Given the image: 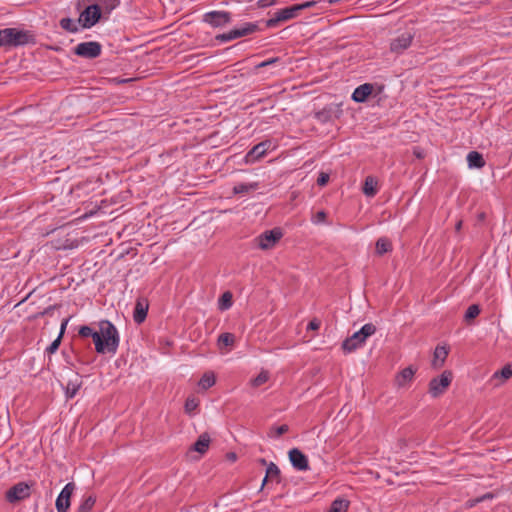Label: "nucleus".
I'll return each instance as SVG.
<instances>
[{
    "mask_svg": "<svg viewBox=\"0 0 512 512\" xmlns=\"http://www.w3.org/2000/svg\"><path fill=\"white\" fill-rule=\"evenodd\" d=\"M101 16V6L99 4H91L80 13L78 22L82 28L89 29L100 21Z\"/></svg>",
    "mask_w": 512,
    "mask_h": 512,
    "instance_id": "nucleus-8",
    "label": "nucleus"
},
{
    "mask_svg": "<svg viewBox=\"0 0 512 512\" xmlns=\"http://www.w3.org/2000/svg\"><path fill=\"white\" fill-rule=\"evenodd\" d=\"M233 305V295L230 291L224 292L218 300V309L220 311L228 310Z\"/></svg>",
    "mask_w": 512,
    "mask_h": 512,
    "instance_id": "nucleus-29",
    "label": "nucleus"
},
{
    "mask_svg": "<svg viewBox=\"0 0 512 512\" xmlns=\"http://www.w3.org/2000/svg\"><path fill=\"white\" fill-rule=\"evenodd\" d=\"M215 39L220 43H224L234 40L235 37L232 30H230L229 32L216 35Z\"/></svg>",
    "mask_w": 512,
    "mask_h": 512,
    "instance_id": "nucleus-41",
    "label": "nucleus"
},
{
    "mask_svg": "<svg viewBox=\"0 0 512 512\" xmlns=\"http://www.w3.org/2000/svg\"><path fill=\"white\" fill-rule=\"evenodd\" d=\"M270 480L269 477H267V475H265L264 479H263V482H262V488L267 484V482Z\"/></svg>",
    "mask_w": 512,
    "mask_h": 512,
    "instance_id": "nucleus-59",
    "label": "nucleus"
},
{
    "mask_svg": "<svg viewBox=\"0 0 512 512\" xmlns=\"http://www.w3.org/2000/svg\"><path fill=\"white\" fill-rule=\"evenodd\" d=\"M148 309V299L144 297L137 298L133 311V320L136 324H141L146 320Z\"/></svg>",
    "mask_w": 512,
    "mask_h": 512,
    "instance_id": "nucleus-14",
    "label": "nucleus"
},
{
    "mask_svg": "<svg viewBox=\"0 0 512 512\" xmlns=\"http://www.w3.org/2000/svg\"><path fill=\"white\" fill-rule=\"evenodd\" d=\"M197 406H198V404L195 401V399H187L186 402H185V411L190 413L191 411L196 409Z\"/></svg>",
    "mask_w": 512,
    "mask_h": 512,
    "instance_id": "nucleus-44",
    "label": "nucleus"
},
{
    "mask_svg": "<svg viewBox=\"0 0 512 512\" xmlns=\"http://www.w3.org/2000/svg\"><path fill=\"white\" fill-rule=\"evenodd\" d=\"M33 486V481L30 483L25 481L18 482L5 492V500L10 504H16L28 499L31 496V488Z\"/></svg>",
    "mask_w": 512,
    "mask_h": 512,
    "instance_id": "nucleus-5",
    "label": "nucleus"
},
{
    "mask_svg": "<svg viewBox=\"0 0 512 512\" xmlns=\"http://www.w3.org/2000/svg\"><path fill=\"white\" fill-rule=\"evenodd\" d=\"M82 386V381L79 379L78 374L75 380H69L65 388V396L67 399H72L76 396L77 392Z\"/></svg>",
    "mask_w": 512,
    "mask_h": 512,
    "instance_id": "nucleus-22",
    "label": "nucleus"
},
{
    "mask_svg": "<svg viewBox=\"0 0 512 512\" xmlns=\"http://www.w3.org/2000/svg\"><path fill=\"white\" fill-rule=\"evenodd\" d=\"M232 20L231 13L228 11H210L203 16V21L213 27H223Z\"/></svg>",
    "mask_w": 512,
    "mask_h": 512,
    "instance_id": "nucleus-12",
    "label": "nucleus"
},
{
    "mask_svg": "<svg viewBox=\"0 0 512 512\" xmlns=\"http://www.w3.org/2000/svg\"><path fill=\"white\" fill-rule=\"evenodd\" d=\"M273 148L271 140L262 141L253 146L245 155L243 161L245 164H254L262 159L267 152Z\"/></svg>",
    "mask_w": 512,
    "mask_h": 512,
    "instance_id": "nucleus-10",
    "label": "nucleus"
},
{
    "mask_svg": "<svg viewBox=\"0 0 512 512\" xmlns=\"http://www.w3.org/2000/svg\"><path fill=\"white\" fill-rule=\"evenodd\" d=\"M266 475L270 480H276L277 483H280V469L275 463L270 462L267 465Z\"/></svg>",
    "mask_w": 512,
    "mask_h": 512,
    "instance_id": "nucleus-32",
    "label": "nucleus"
},
{
    "mask_svg": "<svg viewBox=\"0 0 512 512\" xmlns=\"http://www.w3.org/2000/svg\"><path fill=\"white\" fill-rule=\"evenodd\" d=\"M495 497V495L492 492H487L483 494L482 496H479L480 503L486 500H491Z\"/></svg>",
    "mask_w": 512,
    "mask_h": 512,
    "instance_id": "nucleus-50",
    "label": "nucleus"
},
{
    "mask_svg": "<svg viewBox=\"0 0 512 512\" xmlns=\"http://www.w3.org/2000/svg\"><path fill=\"white\" fill-rule=\"evenodd\" d=\"M259 183L258 182H252V183H238L233 187V193L235 195L237 194H244L248 193L250 191H254L258 189Z\"/></svg>",
    "mask_w": 512,
    "mask_h": 512,
    "instance_id": "nucleus-27",
    "label": "nucleus"
},
{
    "mask_svg": "<svg viewBox=\"0 0 512 512\" xmlns=\"http://www.w3.org/2000/svg\"><path fill=\"white\" fill-rule=\"evenodd\" d=\"M258 31H261V29L257 22H247L244 23L241 27L232 29L235 39L253 34Z\"/></svg>",
    "mask_w": 512,
    "mask_h": 512,
    "instance_id": "nucleus-17",
    "label": "nucleus"
},
{
    "mask_svg": "<svg viewBox=\"0 0 512 512\" xmlns=\"http://www.w3.org/2000/svg\"><path fill=\"white\" fill-rule=\"evenodd\" d=\"M61 340H62L61 338L57 337L54 341H52V343L46 348V353H48V354L55 353L61 344Z\"/></svg>",
    "mask_w": 512,
    "mask_h": 512,
    "instance_id": "nucleus-43",
    "label": "nucleus"
},
{
    "mask_svg": "<svg viewBox=\"0 0 512 512\" xmlns=\"http://www.w3.org/2000/svg\"><path fill=\"white\" fill-rule=\"evenodd\" d=\"M300 9L297 4L277 10L271 18L265 21L267 28H275L283 22H287L291 19L298 17Z\"/></svg>",
    "mask_w": 512,
    "mask_h": 512,
    "instance_id": "nucleus-6",
    "label": "nucleus"
},
{
    "mask_svg": "<svg viewBox=\"0 0 512 512\" xmlns=\"http://www.w3.org/2000/svg\"><path fill=\"white\" fill-rule=\"evenodd\" d=\"M321 326V321L317 318H313L307 325V330H318Z\"/></svg>",
    "mask_w": 512,
    "mask_h": 512,
    "instance_id": "nucleus-46",
    "label": "nucleus"
},
{
    "mask_svg": "<svg viewBox=\"0 0 512 512\" xmlns=\"http://www.w3.org/2000/svg\"><path fill=\"white\" fill-rule=\"evenodd\" d=\"M376 326L372 323H367L361 327V329L353 333L350 337H347L342 342V349L345 353H352L358 348L362 347L367 338L372 336L376 332Z\"/></svg>",
    "mask_w": 512,
    "mask_h": 512,
    "instance_id": "nucleus-3",
    "label": "nucleus"
},
{
    "mask_svg": "<svg viewBox=\"0 0 512 512\" xmlns=\"http://www.w3.org/2000/svg\"><path fill=\"white\" fill-rule=\"evenodd\" d=\"M70 505H71L70 499H68L67 497L66 498L62 497L61 494L58 495L56 502H55L57 512H67L68 509L70 508Z\"/></svg>",
    "mask_w": 512,
    "mask_h": 512,
    "instance_id": "nucleus-34",
    "label": "nucleus"
},
{
    "mask_svg": "<svg viewBox=\"0 0 512 512\" xmlns=\"http://www.w3.org/2000/svg\"><path fill=\"white\" fill-rule=\"evenodd\" d=\"M314 117L322 124L332 121L333 109L332 107H324L322 110L315 112Z\"/></svg>",
    "mask_w": 512,
    "mask_h": 512,
    "instance_id": "nucleus-26",
    "label": "nucleus"
},
{
    "mask_svg": "<svg viewBox=\"0 0 512 512\" xmlns=\"http://www.w3.org/2000/svg\"><path fill=\"white\" fill-rule=\"evenodd\" d=\"M316 4H317L316 1H306V2H303V3L297 4V6H298V8L300 9V12H301V11H303L305 9L314 7Z\"/></svg>",
    "mask_w": 512,
    "mask_h": 512,
    "instance_id": "nucleus-47",
    "label": "nucleus"
},
{
    "mask_svg": "<svg viewBox=\"0 0 512 512\" xmlns=\"http://www.w3.org/2000/svg\"><path fill=\"white\" fill-rule=\"evenodd\" d=\"M289 460L292 466L298 471L309 470V461L307 456L298 448H292L288 452Z\"/></svg>",
    "mask_w": 512,
    "mask_h": 512,
    "instance_id": "nucleus-13",
    "label": "nucleus"
},
{
    "mask_svg": "<svg viewBox=\"0 0 512 512\" xmlns=\"http://www.w3.org/2000/svg\"><path fill=\"white\" fill-rule=\"evenodd\" d=\"M449 354V347L446 345H437L434 350L433 359L431 361V366L434 369H440L443 367L446 358Z\"/></svg>",
    "mask_w": 512,
    "mask_h": 512,
    "instance_id": "nucleus-16",
    "label": "nucleus"
},
{
    "mask_svg": "<svg viewBox=\"0 0 512 512\" xmlns=\"http://www.w3.org/2000/svg\"><path fill=\"white\" fill-rule=\"evenodd\" d=\"M113 82L117 84H124L130 81V79H120V78H114L112 79Z\"/></svg>",
    "mask_w": 512,
    "mask_h": 512,
    "instance_id": "nucleus-53",
    "label": "nucleus"
},
{
    "mask_svg": "<svg viewBox=\"0 0 512 512\" xmlns=\"http://www.w3.org/2000/svg\"><path fill=\"white\" fill-rule=\"evenodd\" d=\"M327 218V214L325 211L321 210V211H318L313 217H312V222L314 224H320V223H323L325 222Z\"/></svg>",
    "mask_w": 512,
    "mask_h": 512,
    "instance_id": "nucleus-42",
    "label": "nucleus"
},
{
    "mask_svg": "<svg viewBox=\"0 0 512 512\" xmlns=\"http://www.w3.org/2000/svg\"><path fill=\"white\" fill-rule=\"evenodd\" d=\"M69 320H70V317H67V318L63 319V321L61 323L60 332H59V335H58V337L61 338V339L63 338V335L65 333V330H66V327H67V324H68Z\"/></svg>",
    "mask_w": 512,
    "mask_h": 512,
    "instance_id": "nucleus-49",
    "label": "nucleus"
},
{
    "mask_svg": "<svg viewBox=\"0 0 512 512\" xmlns=\"http://www.w3.org/2000/svg\"><path fill=\"white\" fill-rule=\"evenodd\" d=\"M283 236L281 228L267 230L260 234L257 238L258 246L262 250L272 248Z\"/></svg>",
    "mask_w": 512,
    "mask_h": 512,
    "instance_id": "nucleus-11",
    "label": "nucleus"
},
{
    "mask_svg": "<svg viewBox=\"0 0 512 512\" xmlns=\"http://www.w3.org/2000/svg\"><path fill=\"white\" fill-rule=\"evenodd\" d=\"M227 457H228L229 460H232V461H235L236 458H237V456H236V454L234 452L228 453Z\"/></svg>",
    "mask_w": 512,
    "mask_h": 512,
    "instance_id": "nucleus-55",
    "label": "nucleus"
},
{
    "mask_svg": "<svg viewBox=\"0 0 512 512\" xmlns=\"http://www.w3.org/2000/svg\"><path fill=\"white\" fill-rule=\"evenodd\" d=\"M415 372H416V370L413 369L411 366L401 370L396 376V382H397L398 386L403 387L408 382H411L414 377Z\"/></svg>",
    "mask_w": 512,
    "mask_h": 512,
    "instance_id": "nucleus-20",
    "label": "nucleus"
},
{
    "mask_svg": "<svg viewBox=\"0 0 512 512\" xmlns=\"http://www.w3.org/2000/svg\"><path fill=\"white\" fill-rule=\"evenodd\" d=\"M280 61H281L280 57H274V58H270L268 60H265L267 66L273 65V64L278 63Z\"/></svg>",
    "mask_w": 512,
    "mask_h": 512,
    "instance_id": "nucleus-52",
    "label": "nucleus"
},
{
    "mask_svg": "<svg viewBox=\"0 0 512 512\" xmlns=\"http://www.w3.org/2000/svg\"><path fill=\"white\" fill-rule=\"evenodd\" d=\"M76 486L74 484V482H69L67 483L64 488L61 490L60 494L62 495V497H67L68 499L71 500V496L75 490Z\"/></svg>",
    "mask_w": 512,
    "mask_h": 512,
    "instance_id": "nucleus-40",
    "label": "nucleus"
},
{
    "mask_svg": "<svg viewBox=\"0 0 512 512\" xmlns=\"http://www.w3.org/2000/svg\"><path fill=\"white\" fill-rule=\"evenodd\" d=\"M264 67H267L266 65V62L265 61H262L261 63H258L255 65V69L258 70L260 68H264Z\"/></svg>",
    "mask_w": 512,
    "mask_h": 512,
    "instance_id": "nucleus-54",
    "label": "nucleus"
},
{
    "mask_svg": "<svg viewBox=\"0 0 512 512\" xmlns=\"http://www.w3.org/2000/svg\"><path fill=\"white\" fill-rule=\"evenodd\" d=\"M467 162L470 168H483L485 166V160L483 155L478 151H471L467 155Z\"/></svg>",
    "mask_w": 512,
    "mask_h": 512,
    "instance_id": "nucleus-21",
    "label": "nucleus"
},
{
    "mask_svg": "<svg viewBox=\"0 0 512 512\" xmlns=\"http://www.w3.org/2000/svg\"><path fill=\"white\" fill-rule=\"evenodd\" d=\"M329 181V175L327 173L321 172L317 178V184L319 186H325Z\"/></svg>",
    "mask_w": 512,
    "mask_h": 512,
    "instance_id": "nucleus-45",
    "label": "nucleus"
},
{
    "mask_svg": "<svg viewBox=\"0 0 512 512\" xmlns=\"http://www.w3.org/2000/svg\"><path fill=\"white\" fill-rule=\"evenodd\" d=\"M414 155H415L417 158H422V157H423V154H422V152H421L419 149H415V150H414Z\"/></svg>",
    "mask_w": 512,
    "mask_h": 512,
    "instance_id": "nucleus-56",
    "label": "nucleus"
},
{
    "mask_svg": "<svg viewBox=\"0 0 512 512\" xmlns=\"http://www.w3.org/2000/svg\"><path fill=\"white\" fill-rule=\"evenodd\" d=\"M258 462H259V464H261L262 466H266V467H267V465L269 464V463H267V461H266V459H265V458H259V459H258Z\"/></svg>",
    "mask_w": 512,
    "mask_h": 512,
    "instance_id": "nucleus-57",
    "label": "nucleus"
},
{
    "mask_svg": "<svg viewBox=\"0 0 512 512\" xmlns=\"http://www.w3.org/2000/svg\"><path fill=\"white\" fill-rule=\"evenodd\" d=\"M269 379L267 371H261L255 378L251 379L250 384L252 387H259L266 383Z\"/></svg>",
    "mask_w": 512,
    "mask_h": 512,
    "instance_id": "nucleus-36",
    "label": "nucleus"
},
{
    "mask_svg": "<svg viewBox=\"0 0 512 512\" xmlns=\"http://www.w3.org/2000/svg\"><path fill=\"white\" fill-rule=\"evenodd\" d=\"M349 504L348 500L344 498H337L331 503L328 512H347Z\"/></svg>",
    "mask_w": 512,
    "mask_h": 512,
    "instance_id": "nucleus-28",
    "label": "nucleus"
},
{
    "mask_svg": "<svg viewBox=\"0 0 512 512\" xmlns=\"http://www.w3.org/2000/svg\"><path fill=\"white\" fill-rule=\"evenodd\" d=\"M90 186V183L89 182H80L74 186L71 187L70 189V193L77 197V198H80L81 197V191L84 190L85 188L89 187Z\"/></svg>",
    "mask_w": 512,
    "mask_h": 512,
    "instance_id": "nucleus-39",
    "label": "nucleus"
},
{
    "mask_svg": "<svg viewBox=\"0 0 512 512\" xmlns=\"http://www.w3.org/2000/svg\"><path fill=\"white\" fill-rule=\"evenodd\" d=\"M276 0H258L257 5L259 8H266L272 6Z\"/></svg>",
    "mask_w": 512,
    "mask_h": 512,
    "instance_id": "nucleus-48",
    "label": "nucleus"
},
{
    "mask_svg": "<svg viewBox=\"0 0 512 512\" xmlns=\"http://www.w3.org/2000/svg\"><path fill=\"white\" fill-rule=\"evenodd\" d=\"M29 43H35V36L31 31L17 28L0 30V47H19Z\"/></svg>",
    "mask_w": 512,
    "mask_h": 512,
    "instance_id": "nucleus-2",
    "label": "nucleus"
},
{
    "mask_svg": "<svg viewBox=\"0 0 512 512\" xmlns=\"http://www.w3.org/2000/svg\"><path fill=\"white\" fill-rule=\"evenodd\" d=\"M96 503V496L94 494H90L85 497L80 503L77 512H91L94 505Z\"/></svg>",
    "mask_w": 512,
    "mask_h": 512,
    "instance_id": "nucleus-30",
    "label": "nucleus"
},
{
    "mask_svg": "<svg viewBox=\"0 0 512 512\" xmlns=\"http://www.w3.org/2000/svg\"><path fill=\"white\" fill-rule=\"evenodd\" d=\"M480 312V306L478 304H472L467 308L464 314V320L469 323L474 320L480 314Z\"/></svg>",
    "mask_w": 512,
    "mask_h": 512,
    "instance_id": "nucleus-33",
    "label": "nucleus"
},
{
    "mask_svg": "<svg viewBox=\"0 0 512 512\" xmlns=\"http://www.w3.org/2000/svg\"><path fill=\"white\" fill-rule=\"evenodd\" d=\"M480 503V500H479V497L477 498H474V499H469L467 502H466V506L468 508H472L474 506H476L477 504Z\"/></svg>",
    "mask_w": 512,
    "mask_h": 512,
    "instance_id": "nucleus-51",
    "label": "nucleus"
},
{
    "mask_svg": "<svg viewBox=\"0 0 512 512\" xmlns=\"http://www.w3.org/2000/svg\"><path fill=\"white\" fill-rule=\"evenodd\" d=\"M236 341L235 335L233 333L225 332L218 336L217 344L219 349L223 347H232L234 346Z\"/></svg>",
    "mask_w": 512,
    "mask_h": 512,
    "instance_id": "nucleus-25",
    "label": "nucleus"
},
{
    "mask_svg": "<svg viewBox=\"0 0 512 512\" xmlns=\"http://www.w3.org/2000/svg\"><path fill=\"white\" fill-rule=\"evenodd\" d=\"M73 52L79 57L94 59L101 55L102 45L97 41L81 42L74 48Z\"/></svg>",
    "mask_w": 512,
    "mask_h": 512,
    "instance_id": "nucleus-9",
    "label": "nucleus"
},
{
    "mask_svg": "<svg viewBox=\"0 0 512 512\" xmlns=\"http://www.w3.org/2000/svg\"><path fill=\"white\" fill-rule=\"evenodd\" d=\"M375 249L376 254L382 256L385 253L392 251V243L388 238L381 237L377 240Z\"/></svg>",
    "mask_w": 512,
    "mask_h": 512,
    "instance_id": "nucleus-24",
    "label": "nucleus"
},
{
    "mask_svg": "<svg viewBox=\"0 0 512 512\" xmlns=\"http://www.w3.org/2000/svg\"><path fill=\"white\" fill-rule=\"evenodd\" d=\"M378 181L373 176H367L364 180L362 191L367 197H374L378 192Z\"/></svg>",
    "mask_w": 512,
    "mask_h": 512,
    "instance_id": "nucleus-19",
    "label": "nucleus"
},
{
    "mask_svg": "<svg viewBox=\"0 0 512 512\" xmlns=\"http://www.w3.org/2000/svg\"><path fill=\"white\" fill-rule=\"evenodd\" d=\"M374 90V86L371 83H364L357 88L352 93V100L356 103H364L368 100L369 96L372 94Z\"/></svg>",
    "mask_w": 512,
    "mask_h": 512,
    "instance_id": "nucleus-15",
    "label": "nucleus"
},
{
    "mask_svg": "<svg viewBox=\"0 0 512 512\" xmlns=\"http://www.w3.org/2000/svg\"><path fill=\"white\" fill-rule=\"evenodd\" d=\"M61 307V304H54L46 307L43 311L37 312L34 314L31 318L32 319H38L43 316H52L54 310L59 309Z\"/></svg>",
    "mask_w": 512,
    "mask_h": 512,
    "instance_id": "nucleus-38",
    "label": "nucleus"
},
{
    "mask_svg": "<svg viewBox=\"0 0 512 512\" xmlns=\"http://www.w3.org/2000/svg\"><path fill=\"white\" fill-rule=\"evenodd\" d=\"M288 430H289V426L287 424H282L277 427L273 426L270 428V432L268 433V436L277 438V437H280L281 435L287 433Z\"/></svg>",
    "mask_w": 512,
    "mask_h": 512,
    "instance_id": "nucleus-37",
    "label": "nucleus"
},
{
    "mask_svg": "<svg viewBox=\"0 0 512 512\" xmlns=\"http://www.w3.org/2000/svg\"><path fill=\"white\" fill-rule=\"evenodd\" d=\"M60 27L70 33L78 32V27L71 18H62L60 20Z\"/></svg>",
    "mask_w": 512,
    "mask_h": 512,
    "instance_id": "nucleus-35",
    "label": "nucleus"
},
{
    "mask_svg": "<svg viewBox=\"0 0 512 512\" xmlns=\"http://www.w3.org/2000/svg\"><path fill=\"white\" fill-rule=\"evenodd\" d=\"M211 442L210 435L207 432L202 433L196 442L192 445L191 450L196 451L200 454L207 452Z\"/></svg>",
    "mask_w": 512,
    "mask_h": 512,
    "instance_id": "nucleus-18",
    "label": "nucleus"
},
{
    "mask_svg": "<svg viewBox=\"0 0 512 512\" xmlns=\"http://www.w3.org/2000/svg\"><path fill=\"white\" fill-rule=\"evenodd\" d=\"M100 331H95L90 326L83 325L79 327L80 337H91L98 354H115L119 347L120 337L116 326L109 320L99 322Z\"/></svg>",
    "mask_w": 512,
    "mask_h": 512,
    "instance_id": "nucleus-1",
    "label": "nucleus"
},
{
    "mask_svg": "<svg viewBox=\"0 0 512 512\" xmlns=\"http://www.w3.org/2000/svg\"><path fill=\"white\" fill-rule=\"evenodd\" d=\"M216 382V378L213 372H207L204 373L199 381V386L202 389H209L211 388Z\"/></svg>",
    "mask_w": 512,
    "mask_h": 512,
    "instance_id": "nucleus-31",
    "label": "nucleus"
},
{
    "mask_svg": "<svg viewBox=\"0 0 512 512\" xmlns=\"http://www.w3.org/2000/svg\"><path fill=\"white\" fill-rule=\"evenodd\" d=\"M512 377V363H507L502 369L494 372L492 380H501V383L505 382Z\"/></svg>",
    "mask_w": 512,
    "mask_h": 512,
    "instance_id": "nucleus-23",
    "label": "nucleus"
},
{
    "mask_svg": "<svg viewBox=\"0 0 512 512\" xmlns=\"http://www.w3.org/2000/svg\"><path fill=\"white\" fill-rule=\"evenodd\" d=\"M453 380V373L445 370L440 376L434 377L429 382V393L433 398L441 396L450 386Z\"/></svg>",
    "mask_w": 512,
    "mask_h": 512,
    "instance_id": "nucleus-7",
    "label": "nucleus"
},
{
    "mask_svg": "<svg viewBox=\"0 0 512 512\" xmlns=\"http://www.w3.org/2000/svg\"><path fill=\"white\" fill-rule=\"evenodd\" d=\"M461 228H462V221H458L455 225V229H456V231H460Z\"/></svg>",
    "mask_w": 512,
    "mask_h": 512,
    "instance_id": "nucleus-58",
    "label": "nucleus"
},
{
    "mask_svg": "<svg viewBox=\"0 0 512 512\" xmlns=\"http://www.w3.org/2000/svg\"><path fill=\"white\" fill-rule=\"evenodd\" d=\"M416 32L413 28L397 31L390 39L389 51L394 55H402L413 43Z\"/></svg>",
    "mask_w": 512,
    "mask_h": 512,
    "instance_id": "nucleus-4",
    "label": "nucleus"
}]
</instances>
